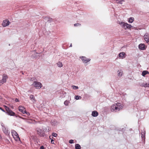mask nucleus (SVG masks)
Listing matches in <instances>:
<instances>
[{
    "label": "nucleus",
    "mask_w": 149,
    "mask_h": 149,
    "mask_svg": "<svg viewBox=\"0 0 149 149\" xmlns=\"http://www.w3.org/2000/svg\"><path fill=\"white\" fill-rule=\"evenodd\" d=\"M123 106V105L120 103H115L111 106L110 110L113 112H118L122 110Z\"/></svg>",
    "instance_id": "f257e3e1"
},
{
    "label": "nucleus",
    "mask_w": 149,
    "mask_h": 149,
    "mask_svg": "<svg viewBox=\"0 0 149 149\" xmlns=\"http://www.w3.org/2000/svg\"><path fill=\"white\" fill-rule=\"evenodd\" d=\"M50 130L49 127H47L46 128V129L45 128L41 129L39 128H37L36 129V131L37 134L40 136H45V131L48 132Z\"/></svg>",
    "instance_id": "f03ea898"
},
{
    "label": "nucleus",
    "mask_w": 149,
    "mask_h": 149,
    "mask_svg": "<svg viewBox=\"0 0 149 149\" xmlns=\"http://www.w3.org/2000/svg\"><path fill=\"white\" fill-rule=\"evenodd\" d=\"M118 23L125 30L127 29H130L131 27H132L131 25L123 22H119Z\"/></svg>",
    "instance_id": "7ed1b4c3"
},
{
    "label": "nucleus",
    "mask_w": 149,
    "mask_h": 149,
    "mask_svg": "<svg viewBox=\"0 0 149 149\" xmlns=\"http://www.w3.org/2000/svg\"><path fill=\"white\" fill-rule=\"evenodd\" d=\"M11 133L14 139L16 141H18L20 140V138L17 132L14 130H11Z\"/></svg>",
    "instance_id": "20e7f679"
},
{
    "label": "nucleus",
    "mask_w": 149,
    "mask_h": 149,
    "mask_svg": "<svg viewBox=\"0 0 149 149\" xmlns=\"http://www.w3.org/2000/svg\"><path fill=\"white\" fill-rule=\"evenodd\" d=\"M32 85L35 87L36 89H40L42 86V84L40 82L36 81H34Z\"/></svg>",
    "instance_id": "39448f33"
},
{
    "label": "nucleus",
    "mask_w": 149,
    "mask_h": 149,
    "mask_svg": "<svg viewBox=\"0 0 149 149\" xmlns=\"http://www.w3.org/2000/svg\"><path fill=\"white\" fill-rule=\"evenodd\" d=\"M79 58L81 59L83 63L86 65H87V63L91 60L90 58H87L84 56H80Z\"/></svg>",
    "instance_id": "423d86ee"
},
{
    "label": "nucleus",
    "mask_w": 149,
    "mask_h": 149,
    "mask_svg": "<svg viewBox=\"0 0 149 149\" xmlns=\"http://www.w3.org/2000/svg\"><path fill=\"white\" fill-rule=\"evenodd\" d=\"M5 109L6 111V113L10 116H14L15 114V113L10 110L9 108L6 106H4Z\"/></svg>",
    "instance_id": "0eeeda50"
},
{
    "label": "nucleus",
    "mask_w": 149,
    "mask_h": 149,
    "mask_svg": "<svg viewBox=\"0 0 149 149\" xmlns=\"http://www.w3.org/2000/svg\"><path fill=\"white\" fill-rule=\"evenodd\" d=\"M8 78V76L7 74H4L2 76V79L0 80V83L3 84L6 82V79Z\"/></svg>",
    "instance_id": "6e6552de"
},
{
    "label": "nucleus",
    "mask_w": 149,
    "mask_h": 149,
    "mask_svg": "<svg viewBox=\"0 0 149 149\" xmlns=\"http://www.w3.org/2000/svg\"><path fill=\"white\" fill-rule=\"evenodd\" d=\"M139 49L141 50H144L147 48V46L143 43H141L138 46Z\"/></svg>",
    "instance_id": "1a4fd4ad"
},
{
    "label": "nucleus",
    "mask_w": 149,
    "mask_h": 149,
    "mask_svg": "<svg viewBox=\"0 0 149 149\" xmlns=\"http://www.w3.org/2000/svg\"><path fill=\"white\" fill-rule=\"evenodd\" d=\"M143 38L147 43H149V34L148 33H145L143 36Z\"/></svg>",
    "instance_id": "9d476101"
},
{
    "label": "nucleus",
    "mask_w": 149,
    "mask_h": 149,
    "mask_svg": "<svg viewBox=\"0 0 149 149\" xmlns=\"http://www.w3.org/2000/svg\"><path fill=\"white\" fill-rule=\"evenodd\" d=\"M2 130L3 132L6 135H8L9 134L10 132L8 131V128L6 127L2 126Z\"/></svg>",
    "instance_id": "9b49d317"
},
{
    "label": "nucleus",
    "mask_w": 149,
    "mask_h": 149,
    "mask_svg": "<svg viewBox=\"0 0 149 149\" xmlns=\"http://www.w3.org/2000/svg\"><path fill=\"white\" fill-rule=\"evenodd\" d=\"M10 24V22L7 19L3 20L2 24V25L3 27H6L8 26Z\"/></svg>",
    "instance_id": "f8f14e48"
},
{
    "label": "nucleus",
    "mask_w": 149,
    "mask_h": 149,
    "mask_svg": "<svg viewBox=\"0 0 149 149\" xmlns=\"http://www.w3.org/2000/svg\"><path fill=\"white\" fill-rule=\"evenodd\" d=\"M126 56V54L124 52L120 53L118 55V57L121 59L125 58Z\"/></svg>",
    "instance_id": "ddd939ff"
},
{
    "label": "nucleus",
    "mask_w": 149,
    "mask_h": 149,
    "mask_svg": "<svg viewBox=\"0 0 149 149\" xmlns=\"http://www.w3.org/2000/svg\"><path fill=\"white\" fill-rule=\"evenodd\" d=\"M19 110L21 112L23 113H25V108L23 106H20L19 107Z\"/></svg>",
    "instance_id": "4468645a"
},
{
    "label": "nucleus",
    "mask_w": 149,
    "mask_h": 149,
    "mask_svg": "<svg viewBox=\"0 0 149 149\" xmlns=\"http://www.w3.org/2000/svg\"><path fill=\"white\" fill-rule=\"evenodd\" d=\"M29 98L33 103H34L36 102V100L35 99L34 96L33 95H30Z\"/></svg>",
    "instance_id": "2eb2a0df"
},
{
    "label": "nucleus",
    "mask_w": 149,
    "mask_h": 149,
    "mask_svg": "<svg viewBox=\"0 0 149 149\" xmlns=\"http://www.w3.org/2000/svg\"><path fill=\"white\" fill-rule=\"evenodd\" d=\"M91 115L93 117H97L98 115V113L96 111H94L92 112Z\"/></svg>",
    "instance_id": "dca6fc26"
},
{
    "label": "nucleus",
    "mask_w": 149,
    "mask_h": 149,
    "mask_svg": "<svg viewBox=\"0 0 149 149\" xmlns=\"http://www.w3.org/2000/svg\"><path fill=\"white\" fill-rule=\"evenodd\" d=\"M51 123L53 126H55L57 124V122L55 120H52L51 121Z\"/></svg>",
    "instance_id": "f3484780"
},
{
    "label": "nucleus",
    "mask_w": 149,
    "mask_h": 149,
    "mask_svg": "<svg viewBox=\"0 0 149 149\" xmlns=\"http://www.w3.org/2000/svg\"><path fill=\"white\" fill-rule=\"evenodd\" d=\"M34 55H32L31 56V57L32 58H35L36 56V55L37 54V53L35 51H33L31 52Z\"/></svg>",
    "instance_id": "a211bd4d"
},
{
    "label": "nucleus",
    "mask_w": 149,
    "mask_h": 149,
    "mask_svg": "<svg viewBox=\"0 0 149 149\" xmlns=\"http://www.w3.org/2000/svg\"><path fill=\"white\" fill-rule=\"evenodd\" d=\"M56 64L58 67L59 68H61L63 66V64L60 61H59Z\"/></svg>",
    "instance_id": "6ab92c4d"
},
{
    "label": "nucleus",
    "mask_w": 149,
    "mask_h": 149,
    "mask_svg": "<svg viewBox=\"0 0 149 149\" xmlns=\"http://www.w3.org/2000/svg\"><path fill=\"white\" fill-rule=\"evenodd\" d=\"M134 20V19L133 17H131L128 19V22L130 23H132L133 22Z\"/></svg>",
    "instance_id": "aec40b11"
},
{
    "label": "nucleus",
    "mask_w": 149,
    "mask_h": 149,
    "mask_svg": "<svg viewBox=\"0 0 149 149\" xmlns=\"http://www.w3.org/2000/svg\"><path fill=\"white\" fill-rule=\"evenodd\" d=\"M123 72L121 70H118V76L121 77L122 76Z\"/></svg>",
    "instance_id": "412c9836"
},
{
    "label": "nucleus",
    "mask_w": 149,
    "mask_h": 149,
    "mask_svg": "<svg viewBox=\"0 0 149 149\" xmlns=\"http://www.w3.org/2000/svg\"><path fill=\"white\" fill-rule=\"evenodd\" d=\"M149 74V72L148 71L145 70V71H143L142 72V75L144 77L146 74Z\"/></svg>",
    "instance_id": "4be33fe9"
},
{
    "label": "nucleus",
    "mask_w": 149,
    "mask_h": 149,
    "mask_svg": "<svg viewBox=\"0 0 149 149\" xmlns=\"http://www.w3.org/2000/svg\"><path fill=\"white\" fill-rule=\"evenodd\" d=\"M116 1L117 3L120 4H122L123 2H124V1L123 0H116Z\"/></svg>",
    "instance_id": "5701e85b"
},
{
    "label": "nucleus",
    "mask_w": 149,
    "mask_h": 149,
    "mask_svg": "<svg viewBox=\"0 0 149 149\" xmlns=\"http://www.w3.org/2000/svg\"><path fill=\"white\" fill-rule=\"evenodd\" d=\"M25 122L29 123H33L32 122V120L29 119L27 118L25 119Z\"/></svg>",
    "instance_id": "b1692460"
},
{
    "label": "nucleus",
    "mask_w": 149,
    "mask_h": 149,
    "mask_svg": "<svg viewBox=\"0 0 149 149\" xmlns=\"http://www.w3.org/2000/svg\"><path fill=\"white\" fill-rule=\"evenodd\" d=\"M80 146L78 144H77L75 145V149H80Z\"/></svg>",
    "instance_id": "393cba45"
},
{
    "label": "nucleus",
    "mask_w": 149,
    "mask_h": 149,
    "mask_svg": "<svg viewBox=\"0 0 149 149\" xmlns=\"http://www.w3.org/2000/svg\"><path fill=\"white\" fill-rule=\"evenodd\" d=\"M75 99L76 100H80L81 99V97L79 95H76L75 96Z\"/></svg>",
    "instance_id": "a878e982"
},
{
    "label": "nucleus",
    "mask_w": 149,
    "mask_h": 149,
    "mask_svg": "<svg viewBox=\"0 0 149 149\" xmlns=\"http://www.w3.org/2000/svg\"><path fill=\"white\" fill-rule=\"evenodd\" d=\"M69 103L70 102L69 101L66 100L64 102V104L65 106H68Z\"/></svg>",
    "instance_id": "bb28decb"
},
{
    "label": "nucleus",
    "mask_w": 149,
    "mask_h": 149,
    "mask_svg": "<svg viewBox=\"0 0 149 149\" xmlns=\"http://www.w3.org/2000/svg\"><path fill=\"white\" fill-rule=\"evenodd\" d=\"M72 87L73 89L77 90L79 88V87L78 86H75L73 85L72 86Z\"/></svg>",
    "instance_id": "cd10ccee"
},
{
    "label": "nucleus",
    "mask_w": 149,
    "mask_h": 149,
    "mask_svg": "<svg viewBox=\"0 0 149 149\" xmlns=\"http://www.w3.org/2000/svg\"><path fill=\"white\" fill-rule=\"evenodd\" d=\"M140 86L142 87H147V86H146V84L145 83H141L140 84Z\"/></svg>",
    "instance_id": "c85d7f7f"
},
{
    "label": "nucleus",
    "mask_w": 149,
    "mask_h": 149,
    "mask_svg": "<svg viewBox=\"0 0 149 149\" xmlns=\"http://www.w3.org/2000/svg\"><path fill=\"white\" fill-rule=\"evenodd\" d=\"M145 133L144 132H141V138L143 139H144V140L145 139Z\"/></svg>",
    "instance_id": "c756f323"
},
{
    "label": "nucleus",
    "mask_w": 149,
    "mask_h": 149,
    "mask_svg": "<svg viewBox=\"0 0 149 149\" xmlns=\"http://www.w3.org/2000/svg\"><path fill=\"white\" fill-rule=\"evenodd\" d=\"M52 135L54 137H56L57 136V134L53 132L52 133Z\"/></svg>",
    "instance_id": "7c9ffc66"
},
{
    "label": "nucleus",
    "mask_w": 149,
    "mask_h": 149,
    "mask_svg": "<svg viewBox=\"0 0 149 149\" xmlns=\"http://www.w3.org/2000/svg\"><path fill=\"white\" fill-rule=\"evenodd\" d=\"M146 86H147V87H149V79L147 82H146Z\"/></svg>",
    "instance_id": "2f4dec72"
},
{
    "label": "nucleus",
    "mask_w": 149,
    "mask_h": 149,
    "mask_svg": "<svg viewBox=\"0 0 149 149\" xmlns=\"http://www.w3.org/2000/svg\"><path fill=\"white\" fill-rule=\"evenodd\" d=\"M73 140L71 139L69 141V143H73Z\"/></svg>",
    "instance_id": "473e14b6"
},
{
    "label": "nucleus",
    "mask_w": 149,
    "mask_h": 149,
    "mask_svg": "<svg viewBox=\"0 0 149 149\" xmlns=\"http://www.w3.org/2000/svg\"><path fill=\"white\" fill-rule=\"evenodd\" d=\"M74 26H79L80 25V24H74Z\"/></svg>",
    "instance_id": "72a5a7b5"
},
{
    "label": "nucleus",
    "mask_w": 149,
    "mask_h": 149,
    "mask_svg": "<svg viewBox=\"0 0 149 149\" xmlns=\"http://www.w3.org/2000/svg\"><path fill=\"white\" fill-rule=\"evenodd\" d=\"M25 113L26 114H27L28 116L30 115V113L28 112H27L25 111Z\"/></svg>",
    "instance_id": "f704fd0d"
},
{
    "label": "nucleus",
    "mask_w": 149,
    "mask_h": 149,
    "mask_svg": "<svg viewBox=\"0 0 149 149\" xmlns=\"http://www.w3.org/2000/svg\"><path fill=\"white\" fill-rule=\"evenodd\" d=\"M35 80L34 78H30V80L31 81H33V80Z\"/></svg>",
    "instance_id": "c9c22d12"
},
{
    "label": "nucleus",
    "mask_w": 149,
    "mask_h": 149,
    "mask_svg": "<svg viewBox=\"0 0 149 149\" xmlns=\"http://www.w3.org/2000/svg\"><path fill=\"white\" fill-rule=\"evenodd\" d=\"M0 109L1 110L5 112V111L1 107H0Z\"/></svg>",
    "instance_id": "e433bc0d"
},
{
    "label": "nucleus",
    "mask_w": 149,
    "mask_h": 149,
    "mask_svg": "<svg viewBox=\"0 0 149 149\" xmlns=\"http://www.w3.org/2000/svg\"><path fill=\"white\" fill-rule=\"evenodd\" d=\"M40 149H45L44 147L43 146H41L40 147Z\"/></svg>",
    "instance_id": "4c0bfd02"
},
{
    "label": "nucleus",
    "mask_w": 149,
    "mask_h": 149,
    "mask_svg": "<svg viewBox=\"0 0 149 149\" xmlns=\"http://www.w3.org/2000/svg\"><path fill=\"white\" fill-rule=\"evenodd\" d=\"M15 101L16 102H19V100L17 98H16L15 99Z\"/></svg>",
    "instance_id": "58836bf2"
},
{
    "label": "nucleus",
    "mask_w": 149,
    "mask_h": 149,
    "mask_svg": "<svg viewBox=\"0 0 149 149\" xmlns=\"http://www.w3.org/2000/svg\"><path fill=\"white\" fill-rule=\"evenodd\" d=\"M21 118L22 119H23L24 120H25V119H26V118H23V117H21Z\"/></svg>",
    "instance_id": "ea45409f"
},
{
    "label": "nucleus",
    "mask_w": 149,
    "mask_h": 149,
    "mask_svg": "<svg viewBox=\"0 0 149 149\" xmlns=\"http://www.w3.org/2000/svg\"><path fill=\"white\" fill-rule=\"evenodd\" d=\"M54 141V140H53V139H52L51 140V142L52 143H52V142Z\"/></svg>",
    "instance_id": "a19ab883"
},
{
    "label": "nucleus",
    "mask_w": 149,
    "mask_h": 149,
    "mask_svg": "<svg viewBox=\"0 0 149 149\" xmlns=\"http://www.w3.org/2000/svg\"><path fill=\"white\" fill-rule=\"evenodd\" d=\"M72 47V44H71L70 45V47Z\"/></svg>",
    "instance_id": "79ce46f5"
}]
</instances>
